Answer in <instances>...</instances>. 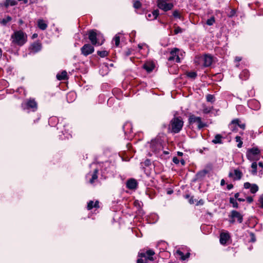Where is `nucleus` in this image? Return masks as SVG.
I'll return each mask as SVG.
<instances>
[{"label":"nucleus","instance_id":"f8f14e48","mask_svg":"<svg viewBox=\"0 0 263 263\" xmlns=\"http://www.w3.org/2000/svg\"><path fill=\"white\" fill-rule=\"evenodd\" d=\"M179 50L177 48H174L170 53V56L168 58L170 61H175L176 62L179 63L180 62V59L177 53Z\"/></svg>","mask_w":263,"mask_h":263},{"label":"nucleus","instance_id":"6ab92c4d","mask_svg":"<svg viewBox=\"0 0 263 263\" xmlns=\"http://www.w3.org/2000/svg\"><path fill=\"white\" fill-rule=\"evenodd\" d=\"M31 49L33 52H37L41 49V44L39 43H34L31 45Z\"/></svg>","mask_w":263,"mask_h":263},{"label":"nucleus","instance_id":"7c9ffc66","mask_svg":"<svg viewBox=\"0 0 263 263\" xmlns=\"http://www.w3.org/2000/svg\"><path fill=\"white\" fill-rule=\"evenodd\" d=\"M177 253L181 256V259H182V260H185V259H186V258H187L189 257V256H190V253H187V254L184 256V255H183V253L181 251H179V250L177 251Z\"/></svg>","mask_w":263,"mask_h":263},{"label":"nucleus","instance_id":"6e6d98bb","mask_svg":"<svg viewBox=\"0 0 263 263\" xmlns=\"http://www.w3.org/2000/svg\"><path fill=\"white\" fill-rule=\"evenodd\" d=\"M37 37V34H36V33H34L32 36V39H35V38H36Z\"/></svg>","mask_w":263,"mask_h":263},{"label":"nucleus","instance_id":"a18cd8bd","mask_svg":"<svg viewBox=\"0 0 263 263\" xmlns=\"http://www.w3.org/2000/svg\"><path fill=\"white\" fill-rule=\"evenodd\" d=\"M246 200H247V202L249 203H251L253 201V198L252 197H250V196L247 197L246 198Z\"/></svg>","mask_w":263,"mask_h":263},{"label":"nucleus","instance_id":"c03bdc74","mask_svg":"<svg viewBox=\"0 0 263 263\" xmlns=\"http://www.w3.org/2000/svg\"><path fill=\"white\" fill-rule=\"evenodd\" d=\"M173 161L174 163H175L176 164H178L180 162L179 160L176 157H174L173 158Z\"/></svg>","mask_w":263,"mask_h":263},{"label":"nucleus","instance_id":"de8ad7c7","mask_svg":"<svg viewBox=\"0 0 263 263\" xmlns=\"http://www.w3.org/2000/svg\"><path fill=\"white\" fill-rule=\"evenodd\" d=\"M94 208H98L99 207V201H96L93 205Z\"/></svg>","mask_w":263,"mask_h":263},{"label":"nucleus","instance_id":"a211bd4d","mask_svg":"<svg viewBox=\"0 0 263 263\" xmlns=\"http://www.w3.org/2000/svg\"><path fill=\"white\" fill-rule=\"evenodd\" d=\"M37 26L41 30H45L47 28L48 25L44 20L43 19H39L37 21Z\"/></svg>","mask_w":263,"mask_h":263},{"label":"nucleus","instance_id":"58836bf2","mask_svg":"<svg viewBox=\"0 0 263 263\" xmlns=\"http://www.w3.org/2000/svg\"><path fill=\"white\" fill-rule=\"evenodd\" d=\"M141 6V4L140 3V2L138 1H135L134 3V7L136 8V9H139L140 8Z\"/></svg>","mask_w":263,"mask_h":263},{"label":"nucleus","instance_id":"680f3d73","mask_svg":"<svg viewBox=\"0 0 263 263\" xmlns=\"http://www.w3.org/2000/svg\"><path fill=\"white\" fill-rule=\"evenodd\" d=\"M18 23L20 25H22L23 24V21L22 20H20Z\"/></svg>","mask_w":263,"mask_h":263},{"label":"nucleus","instance_id":"864d4df0","mask_svg":"<svg viewBox=\"0 0 263 263\" xmlns=\"http://www.w3.org/2000/svg\"><path fill=\"white\" fill-rule=\"evenodd\" d=\"M220 184H221V185H224L225 184V181H224V179H222V180H221Z\"/></svg>","mask_w":263,"mask_h":263},{"label":"nucleus","instance_id":"4468645a","mask_svg":"<svg viewBox=\"0 0 263 263\" xmlns=\"http://www.w3.org/2000/svg\"><path fill=\"white\" fill-rule=\"evenodd\" d=\"M230 238V235L228 233H221L220 235V242L221 245H226L227 241Z\"/></svg>","mask_w":263,"mask_h":263},{"label":"nucleus","instance_id":"603ef678","mask_svg":"<svg viewBox=\"0 0 263 263\" xmlns=\"http://www.w3.org/2000/svg\"><path fill=\"white\" fill-rule=\"evenodd\" d=\"M241 60V58L239 57H237L235 58V61H237V62H239Z\"/></svg>","mask_w":263,"mask_h":263},{"label":"nucleus","instance_id":"37998d69","mask_svg":"<svg viewBox=\"0 0 263 263\" xmlns=\"http://www.w3.org/2000/svg\"><path fill=\"white\" fill-rule=\"evenodd\" d=\"M210 111H211V108H208V107H205L203 109V111L205 114H208V113L210 112Z\"/></svg>","mask_w":263,"mask_h":263},{"label":"nucleus","instance_id":"20e7f679","mask_svg":"<svg viewBox=\"0 0 263 263\" xmlns=\"http://www.w3.org/2000/svg\"><path fill=\"white\" fill-rule=\"evenodd\" d=\"M154 252L152 250H148L145 253H140L139 256L143 258H139L137 260V263H146L147 260H153L152 256L154 254Z\"/></svg>","mask_w":263,"mask_h":263},{"label":"nucleus","instance_id":"13d9d810","mask_svg":"<svg viewBox=\"0 0 263 263\" xmlns=\"http://www.w3.org/2000/svg\"><path fill=\"white\" fill-rule=\"evenodd\" d=\"M180 162L183 165H184L185 164V161L183 159L181 160Z\"/></svg>","mask_w":263,"mask_h":263},{"label":"nucleus","instance_id":"bf43d9fd","mask_svg":"<svg viewBox=\"0 0 263 263\" xmlns=\"http://www.w3.org/2000/svg\"><path fill=\"white\" fill-rule=\"evenodd\" d=\"M142 47H143V45L142 44H139L138 45V48L141 49L142 48Z\"/></svg>","mask_w":263,"mask_h":263},{"label":"nucleus","instance_id":"39448f33","mask_svg":"<svg viewBox=\"0 0 263 263\" xmlns=\"http://www.w3.org/2000/svg\"><path fill=\"white\" fill-rule=\"evenodd\" d=\"M101 35L100 34H98L94 30L90 31L88 33V38L92 44L94 45H97L99 46L103 44V41L101 42L99 41V37Z\"/></svg>","mask_w":263,"mask_h":263},{"label":"nucleus","instance_id":"a878e982","mask_svg":"<svg viewBox=\"0 0 263 263\" xmlns=\"http://www.w3.org/2000/svg\"><path fill=\"white\" fill-rule=\"evenodd\" d=\"M12 20V17L10 16H6L5 18L1 20L0 23L5 26L6 24Z\"/></svg>","mask_w":263,"mask_h":263},{"label":"nucleus","instance_id":"4d7b16f0","mask_svg":"<svg viewBox=\"0 0 263 263\" xmlns=\"http://www.w3.org/2000/svg\"><path fill=\"white\" fill-rule=\"evenodd\" d=\"M177 154L179 156H182L183 155V153L182 152H177Z\"/></svg>","mask_w":263,"mask_h":263},{"label":"nucleus","instance_id":"774afa93","mask_svg":"<svg viewBox=\"0 0 263 263\" xmlns=\"http://www.w3.org/2000/svg\"><path fill=\"white\" fill-rule=\"evenodd\" d=\"M70 95L74 96V94L73 93H69V94L68 95V96H70Z\"/></svg>","mask_w":263,"mask_h":263},{"label":"nucleus","instance_id":"69168bd1","mask_svg":"<svg viewBox=\"0 0 263 263\" xmlns=\"http://www.w3.org/2000/svg\"><path fill=\"white\" fill-rule=\"evenodd\" d=\"M229 175L230 177H232L233 176V174L232 173H230Z\"/></svg>","mask_w":263,"mask_h":263},{"label":"nucleus","instance_id":"9b49d317","mask_svg":"<svg viewBox=\"0 0 263 263\" xmlns=\"http://www.w3.org/2000/svg\"><path fill=\"white\" fill-rule=\"evenodd\" d=\"M230 216L232 218V220H230L231 223H234L235 221V219H237L239 223H241L242 221V216L240 213L236 211H232Z\"/></svg>","mask_w":263,"mask_h":263},{"label":"nucleus","instance_id":"9d476101","mask_svg":"<svg viewBox=\"0 0 263 263\" xmlns=\"http://www.w3.org/2000/svg\"><path fill=\"white\" fill-rule=\"evenodd\" d=\"M82 54L87 56L94 51V48L89 44H85L81 49Z\"/></svg>","mask_w":263,"mask_h":263},{"label":"nucleus","instance_id":"09e8293b","mask_svg":"<svg viewBox=\"0 0 263 263\" xmlns=\"http://www.w3.org/2000/svg\"><path fill=\"white\" fill-rule=\"evenodd\" d=\"M233 185L232 184H228V185H227V189H228V190H231V189H232L233 188Z\"/></svg>","mask_w":263,"mask_h":263},{"label":"nucleus","instance_id":"ea45409f","mask_svg":"<svg viewBox=\"0 0 263 263\" xmlns=\"http://www.w3.org/2000/svg\"><path fill=\"white\" fill-rule=\"evenodd\" d=\"M183 31V30L179 27H177L175 30H174V32H175V34H177L179 33H181Z\"/></svg>","mask_w":263,"mask_h":263},{"label":"nucleus","instance_id":"c756f323","mask_svg":"<svg viewBox=\"0 0 263 263\" xmlns=\"http://www.w3.org/2000/svg\"><path fill=\"white\" fill-rule=\"evenodd\" d=\"M16 2L12 0H6L5 6L7 7L9 6H14L16 4Z\"/></svg>","mask_w":263,"mask_h":263},{"label":"nucleus","instance_id":"a19ab883","mask_svg":"<svg viewBox=\"0 0 263 263\" xmlns=\"http://www.w3.org/2000/svg\"><path fill=\"white\" fill-rule=\"evenodd\" d=\"M93 205H94L93 202L92 201H90L88 203V205H87L88 210H91V209H92V208H93Z\"/></svg>","mask_w":263,"mask_h":263},{"label":"nucleus","instance_id":"412c9836","mask_svg":"<svg viewBox=\"0 0 263 263\" xmlns=\"http://www.w3.org/2000/svg\"><path fill=\"white\" fill-rule=\"evenodd\" d=\"M236 125L239 126L242 129H245V124H239V120L238 119H235V120H233L231 122V124H230L229 127L232 128H233V126H234V125L236 126Z\"/></svg>","mask_w":263,"mask_h":263},{"label":"nucleus","instance_id":"423d86ee","mask_svg":"<svg viewBox=\"0 0 263 263\" xmlns=\"http://www.w3.org/2000/svg\"><path fill=\"white\" fill-rule=\"evenodd\" d=\"M158 7L164 11L171 10L173 7L172 3H167V0H158Z\"/></svg>","mask_w":263,"mask_h":263},{"label":"nucleus","instance_id":"dca6fc26","mask_svg":"<svg viewBox=\"0 0 263 263\" xmlns=\"http://www.w3.org/2000/svg\"><path fill=\"white\" fill-rule=\"evenodd\" d=\"M159 14V10H155L152 13H148L146 15V17L148 20H153L157 18Z\"/></svg>","mask_w":263,"mask_h":263},{"label":"nucleus","instance_id":"4be33fe9","mask_svg":"<svg viewBox=\"0 0 263 263\" xmlns=\"http://www.w3.org/2000/svg\"><path fill=\"white\" fill-rule=\"evenodd\" d=\"M222 137L220 134H217L215 135V138L212 142L214 144H221L222 143Z\"/></svg>","mask_w":263,"mask_h":263},{"label":"nucleus","instance_id":"c85d7f7f","mask_svg":"<svg viewBox=\"0 0 263 263\" xmlns=\"http://www.w3.org/2000/svg\"><path fill=\"white\" fill-rule=\"evenodd\" d=\"M120 41V37L119 36V34H116L115 37L113 39V42H114L115 46L118 47L119 45Z\"/></svg>","mask_w":263,"mask_h":263},{"label":"nucleus","instance_id":"79ce46f5","mask_svg":"<svg viewBox=\"0 0 263 263\" xmlns=\"http://www.w3.org/2000/svg\"><path fill=\"white\" fill-rule=\"evenodd\" d=\"M259 203L260 204V206L263 208V195H261L258 200Z\"/></svg>","mask_w":263,"mask_h":263},{"label":"nucleus","instance_id":"6e6552de","mask_svg":"<svg viewBox=\"0 0 263 263\" xmlns=\"http://www.w3.org/2000/svg\"><path fill=\"white\" fill-rule=\"evenodd\" d=\"M24 109H32V111H34L37 109V103L34 99H30L27 100L25 103L23 104Z\"/></svg>","mask_w":263,"mask_h":263},{"label":"nucleus","instance_id":"e2e57ef3","mask_svg":"<svg viewBox=\"0 0 263 263\" xmlns=\"http://www.w3.org/2000/svg\"><path fill=\"white\" fill-rule=\"evenodd\" d=\"M2 53H3L2 50L0 48V58H1V57L2 56Z\"/></svg>","mask_w":263,"mask_h":263},{"label":"nucleus","instance_id":"393cba45","mask_svg":"<svg viewBox=\"0 0 263 263\" xmlns=\"http://www.w3.org/2000/svg\"><path fill=\"white\" fill-rule=\"evenodd\" d=\"M98 170L95 169L93 174L91 175V178L89 180L90 183H93L94 181L98 178Z\"/></svg>","mask_w":263,"mask_h":263},{"label":"nucleus","instance_id":"aec40b11","mask_svg":"<svg viewBox=\"0 0 263 263\" xmlns=\"http://www.w3.org/2000/svg\"><path fill=\"white\" fill-rule=\"evenodd\" d=\"M161 145L159 143H156L153 141L151 143L152 149L155 153L159 152L161 148Z\"/></svg>","mask_w":263,"mask_h":263},{"label":"nucleus","instance_id":"b1692460","mask_svg":"<svg viewBox=\"0 0 263 263\" xmlns=\"http://www.w3.org/2000/svg\"><path fill=\"white\" fill-rule=\"evenodd\" d=\"M57 78L59 80H63L67 79V72L66 71H63L61 73H58L57 75Z\"/></svg>","mask_w":263,"mask_h":263},{"label":"nucleus","instance_id":"5701e85b","mask_svg":"<svg viewBox=\"0 0 263 263\" xmlns=\"http://www.w3.org/2000/svg\"><path fill=\"white\" fill-rule=\"evenodd\" d=\"M249 77V72L248 70H243L239 74V77L241 79L245 80Z\"/></svg>","mask_w":263,"mask_h":263},{"label":"nucleus","instance_id":"2f4dec72","mask_svg":"<svg viewBox=\"0 0 263 263\" xmlns=\"http://www.w3.org/2000/svg\"><path fill=\"white\" fill-rule=\"evenodd\" d=\"M230 202L232 204L233 207L235 208H238V204L236 201V200L234 199V198H230Z\"/></svg>","mask_w":263,"mask_h":263},{"label":"nucleus","instance_id":"338daca9","mask_svg":"<svg viewBox=\"0 0 263 263\" xmlns=\"http://www.w3.org/2000/svg\"><path fill=\"white\" fill-rule=\"evenodd\" d=\"M172 192H173V191H168V194H172Z\"/></svg>","mask_w":263,"mask_h":263},{"label":"nucleus","instance_id":"0eeeda50","mask_svg":"<svg viewBox=\"0 0 263 263\" xmlns=\"http://www.w3.org/2000/svg\"><path fill=\"white\" fill-rule=\"evenodd\" d=\"M198 62L205 67L210 66L212 63V58L209 55H205L198 58Z\"/></svg>","mask_w":263,"mask_h":263},{"label":"nucleus","instance_id":"052dcab7","mask_svg":"<svg viewBox=\"0 0 263 263\" xmlns=\"http://www.w3.org/2000/svg\"><path fill=\"white\" fill-rule=\"evenodd\" d=\"M238 200L239 201H245V199H242V198H238Z\"/></svg>","mask_w":263,"mask_h":263},{"label":"nucleus","instance_id":"473e14b6","mask_svg":"<svg viewBox=\"0 0 263 263\" xmlns=\"http://www.w3.org/2000/svg\"><path fill=\"white\" fill-rule=\"evenodd\" d=\"M206 101L209 102H213L215 101V97L213 95L209 94L206 97Z\"/></svg>","mask_w":263,"mask_h":263},{"label":"nucleus","instance_id":"f257e3e1","mask_svg":"<svg viewBox=\"0 0 263 263\" xmlns=\"http://www.w3.org/2000/svg\"><path fill=\"white\" fill-rule=\"evenodd\" d=\"M12 44L19 46L24 45L27 41V35L22 30L15 31L11 35Z\"/></svg>","mask_w":263,"mask_h":263},{"label":"nucleus","instance_id":"cd10ccee","mask_svg":"<svg viewBox=\"0 0 263 263\" xmlns=\"http://www.w3.org/2000/svg\"><path fill=\"white\" fill-rule=\"evenodd\" d=\"M234 179L239 180L241 179L242 174L241 171H240L238 170H234Z\"/></svg>","mask_w":263,"mask_h":263},{"label":"nucleus","instance_id":"4c0bfd02","mask_svg":"<svg viewBox=\"0 0 263 263\" xmlns=\"http://www.w3.org/2000/svg\"><path fill=\"white\" fill-rule=\"evenodd\" d=\"M187 76L191 78H195L197 76V73L195 72H189L187 73Z\"/></svg>","mask_w":263,"mask_h":263},{"label":"nucleus","instance_id":"e433bc0d","mask_svg":"<svg viewBox=\"0 0 263 263\" xmlns=\"http://www.w3.org/2000/svg\"><path fill=\"white\" fill-rule=\"evenodd\" d=\"M173 15L175 18H181V15L178 10H175L173 13Z\"/></svg>","mask_w":263,"mask_h":263},{"label":"nucleus","instance_id":"0e129e2a","mask_svg":"<svg viewBox=\"0 0 263 263\" xmlns=\"http://www.w3.org/2000/svg\"><path fill=\"white\" fill-rule=\"evenodd\" d=\"M259 173V174L261 175H262V174H263V173H262L261 170H260Z\"/></svg>","mask_w":263,"mask_h":263},{"label":"nucleus","instance_id":"f3484780","mask_svg":"<svg viewBox=\"0 0 263 263\" xmlns=\"http://www.w3.org/2000/svg\"><path fill=\"white\" fill-rule=\"evenodd\" d=\"M154 64L152 62H147L143 66V68L148 72H151L154 69Z\"/></svg>","mask_w":263,"mask_h":263},{"label":"nucleus","instance_id":"bb28decb","mask_svg":"<svg viewBox=\"0 0 263 263\" xmlns=\"http://www.w3.org/2000/svg\"><path fill=\"white\" fill-rule=\"evenodd\" d=\"M252 170L251 171V173L253 175H257V164L256 162L252 163L251 165Z\"/></svg>","mask_w":263,"mask_h":263},{"label":"nucleus","instance_id":"c9c22d12","mask_svg":"<svg viewBox=\"0 0 263 263\" xmlns=\"http://www.w3.org/2000/svg\"><path fill=\"white\" fill-rule=\"evenodd\" d=\"M214 22L215 18L214 17H212L206 21V24L209 26H211L214 24Z\"/></svg>","mask_w":263,"mask_h":263},{"label":"nucleus","instance_id":"5fc2aeb1","mask_svg":"<svg viewBox=\"0 0 263 263\" xmlns=\"http://www.w3.org/2000/svg\"><path fill=\"white\" fill-rule=\"evenodd\" d=\"M134 204L137 206V205H138V206H140V204H139V202L138 201H135L134 202Z\"/></svg>","mask_w":263,"mask_h":263},{"label":"nucleus","instance_id":"f03ea898","mask_svg":"<svg viewBox=\"0 0 263 263\" xmlns=\"http://www.w3.org/2000/svg\"><path fill=\"white\" fill-rule=\"evenodd\" d=\"M183 122L180 118H174L171 121L172 131L174 133H179L182 129Z\"/></svg>","mask_w":263,"mask_h":263},{"label":"nucleus","instance_id":"2eb2a0df","mask_svg":"<svg viewBox=\"0 0 263 263\" xmlns=\"http://www.w3.org/2000/svg\"><path fill=\"white\" fill-rule=\"evenodd\" d=\"M137 186V182L135 179H130L127 181L126 186L130 190L135 189Z\"/></svg>","mask_w":263,"mask_h":263},{"label":"nucleus","instance_id":"f704fd0d","mask_svg":"<svg viewBox=\"0 0 263 263\" xmlns=\"http://www.w3.org/2000/svg\"><path fill=\"white\" fill-rule=\"evenodd\" d=\"M97 53L102 58H104L108 55V52L106 51H98Z\"/></svg>","mask_w":263,"mask_h":263},{"label":"nucleus","instance_id":"72a5a7b5","mask_svg":"<svg viewBox=\"0 0 263 263\" xmlns=\"http://www.w3.org/2000/svg\"><path fill=\"white\" fill-rule=\"evenodd\" d=\"M235 140L237 142H238L237 146L239 148L242 147V142L241 140V138L239 136H236L235 137Z\"/></svg>","mask_w":263,"mask_h":263},{"label":"nucleus","instance_id":"ddd939ff","mask_svg":"<svg viewBox=\"0 0 263 263\" xmlns=\"http://www.w3.org/2000/svg\"><path fill=\"white\" fill-rule=\"evenodd\" d=\"M243 186L246 189H250V192L252 194H254L258 191V186L256 184H251L249 182H245Z\"/></svg>","mask_w":263,"mask_h":263},{"label":"nucleus","instance_id":"49530a36","mask_svg":"<svg viewBox=\"0 0 263 263\" xmlns=\"http://www.w3.org/2000/svg\"><path fill=\"white\" fill-rule=\"evenodd\" d=\"M239 196V193H237L235 194L234 195V199H235L236 200H238V198H239L238 197Z\"/></svg>","mask_w":263,"mask_h":263},{"label":"nucleus","instance_id":"7ed1b4c3","mask_svg":"<svg viewBox=\"0 0 263 263\" xmlns=\"http://www.w3.org/2000/svg\"><path fill=\"white\" fill-rule=\"evenodd\" d=\"M247 157L250 161L259 160L260 158V150L257 147L249 149L247 152Z\"/></svg>","mask_w":263,"mask_h":263},{"label":"nucleus","instance_id":"3c124183","mask_svg":"<svg viewBox=\"0 0 263 263\" xmlns=\"http://www.w3.org/2000/svg\"><path fill=\"white\" fill-rule=\"evenodd\" d=\"M258 166H259V167L262 168H263V163L261 162H259L258 163Z\"/></svg>","mask_w":263,"mask_h":263},{"label":"nucleus","instance_id":"1a4fd4ad","mask_svg":"<svg viewBox=\"0 0 263 263\" xmlns=\"http://www.w3.org/2000/svg\"><path fill=\"white\" fill-rule=\"evenodd\" d=\"M189 120L190 123H196L199 129H201L205 126V124L201 121L200 117L191 115L190 116Z\"/></svg>","mask_w":263,"mask_h":263},{"label":"nucleus","instance_id":"8fccbe9b","mask_svg":"<svg viewBox=\"0 0 263 263\" xmlns=\"http://www.w3.org/2000/svg\"><path fill=\"white\" fill-rule=\"evenodd\" d=\"M131 54V51L129 50H128L127 51L125 52V54L126 56H128Z\"/></svg>","mask_w":263,"mask_h":263}]
</instances>
